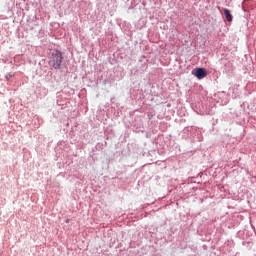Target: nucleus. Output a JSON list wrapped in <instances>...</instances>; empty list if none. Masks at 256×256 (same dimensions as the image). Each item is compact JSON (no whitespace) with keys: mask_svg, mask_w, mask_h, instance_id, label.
Here are the masks:
<instances>
[{"mask_svg":"<svg viewBox=\"0 0 256 256\" xmlns=\"http://www.w3.org/2000/svg\"><path fill=\"white\" fill-rule=\"evenodd\" d=\"M62 61H63V54H61V51L54 50L52 52V56L49 61V65H51V67H53L54 69H61Z\"/></svg>","mask_w":256,"mask_h":256,"instance_id":"nucleus-1","label":"nucleus"},{"mask_svg":"<svg viewBox=\"0 0 256 256\" xmlns=\"http://www.w3.org/2000/svg\"><path fill=\"white\" fill-rule=\"evenodd\" d=\"M192 75L197 77V79H205V77H207V72L203 68H196L192 71Z\"/></svg>","mask_w":256,"mask_h":256,"instance_id":"nucleus-2","label":"nucleus"},{"mask_svg":"<svg viewBox=\"0 0 256 256\" xmlns=\"http://www.w3.org/2000/svg\"><path fill=\"white\" fill-rule=\"evenodd\" d=\"M224 16L229 23L233 21V15H231V10L224 8Z\"/></svg>","mask_w":256,"mask_h":256,"instance_id":"nucleus-3","label":"nucleus"},{"mask_svg":"<svg viewBox=\"0 0 256 256\" xmlns=\"http://www.w3.org/2000/svg\"><path fill=\"white\" fill-rule=\"evenodd\" d=\"M66 223H69V219L66 220Z\"/></svg>","mask_w":256,"mask_h":256,"instance_id":"nucleus-4","label":"nucleus"}]
</instances>
